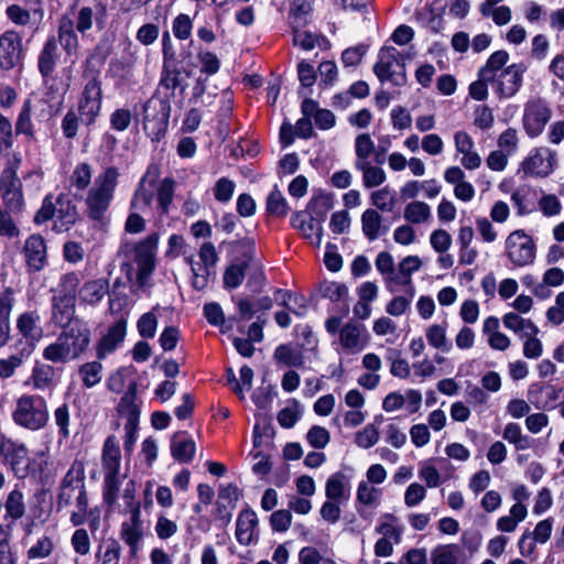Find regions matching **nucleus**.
I'll return each mask as SVG.
<instances>
[{
    "label": "nucleus",
    "instance_id": "nucleus-23",
    "mask_svg": "<svg viewBox=\"0 0 564 564\" xmlns=\"http://www.w3.org/2000/svg\"><path fill=\"white\" fill-rule=\"evenodd\" d=\"M58 59V46L57 40L54 35L48 36L45 41L39 57H37V68L40 74L43 77H48L55 70L56 64Z\"/></svg>",
    "mask_w": 564,
    "mask_h": 564
},
{
    "label": "nucleus",
    "instance_id": "nucleus-39",
    "mask_svg": "<svg viewBox=\"0 0 564 564\" xmlns=\"http://www.w3.org/2000/svg\"><path fill=\"white\" fill-rule=\"evenodd\" d=\"M102 369L104 367L98 360L83 364L78 369L83 386L87 389L97 386L102 379Z\"/></svg>",
    "mask_w": 564,
    "mask_h": 564
},
{
    "label": "nucleus",
    "instance_id": "nucleus-34",
    "mask_svg": "<svg viewBox=\"0 0 564 564\" xmlns=\"http://www.w3.org/2000/svg\"><path fill=\"white\" fill-rule=\"evenodd\" d=\"M171 454L180 463H188L195 454V443L191 438H184L176 433L171 441Z\"/></svg>",
    "mask_w": 564,
    "mask_h": 564
},
{
    "label": "nucleus",
    "instance_id": "nucleus-8",
    "mask_svg": "<svg viewBox=\"0 0 564 564\" xmlns=\"http://www.w3.org/2000/svg\"><path fill=\"white\" fill-rule=\"evenodd\" d=\"M506 253L516 267H525L534 262L536 247L534 240L523 229H517L506 239Z\"/></svg>",
    "mask_w": 564,
    "mask_h": 564
},
{
    "label": "nucleus",
    "instance_id": "nucleus-33",
    "mask_svg": "<svg viewBox=\"0 0 564 564\" xmlns=\"http://www.w3.org/2000/svg\"><path fill=\"white\" fill-rule=\"evenodd\" d=\"M365 330L364 325L358 323H347L340 328L339 339L343 347L347 349L360 350L364 347L361 335Z\"/></svg>",
    "mask_w": 564,
    "mask_h": 564
},
{
    "label": "nucleus",
    "instance_id": "nucleus-5",
    "mask_svg": "<svg viewBox=\"0 0 564 564\" xmlns=\"http://www.w3.org/2000/svg\"><path fill=\"white\" fill-rule=\"evenodd\" d=\"M171 112L167 98L152 96L143 105V129L152 141H159L164 137Z\"/></svg>",
    "mask_w": 564,
    "mask_h": 564
},
{
    "label": "nucleus",
    "instance_id": "nucleus-31",
    "mask_svg": "<svg viewBox=\"0 0 564 564\" xmlns=\"http://www.w3.org/2000/svg\"><path fill=\"white\" fill-rule=\"evenodd\" d=\"M275 299L281 301L280 304L296 316L302 317L307 312L306 299L303 295L278 289L275 291Z\"/></svg>",
    "mask_w": 564,
    "mask_h": 564
},
{
    "label": "nucleus",
    "instance_id": "nucleus-32",
    "mask_svg": "<svg viewBox=\"0 0 564 564\" xmlns=\"http://www.w3.org/2000/svg\"><path fill=\"white\" fill-rule=\"evenodd\" d=\"M65 53L72 55L78 48V36L74 29V23L68 18H63L58 25V39H56Z\"/></svg>",
    "mask_w": 564,
    "mask_h": 564
},
{
    "label": "nucleus",
    "instance_id": "nucleus-27",
    "mask_svg": "<svg viewBox=\"0 0 564 564\" xmlns=\"http://www.w3.org/2000/svg\"><path fill=\"white\" fill-rule=\"evenodd\" d=\"M109 292V282L106 279L87 281L79 289L78 294L83 303L96 305Z\"/></svg>",
    "mask_w": 564,
    "mask_h": 564
},
{
    "label": "nucleus",
    "instance_id": "nucleus-59",
    "mask_svg": "<svg viewBox=\"0 0 564 564\" xmlns=\"http://www.w3.org/2000/svg\"><path fill=\"white\" fill-rule=\"evenodd\" d=\"M70 545L74 552L78 555H87L91 549V542L86 529L78 528L74 531L70 538Z\"/></svg>",
    "mask_w": 564,
    "mask_h": 564
},
{
    "label": "nucleus",
    "instance_id": "nucleus-21",
    "mask_svg": "<svg viewBox=\"0 0 564 564\" xmlns=\"http://www.w3.org/2000/svg\"><path fill=\"white\" fill-rule=\"evenodd\" d=\"M236 538L241 545H250L258 539V517L253 510L245 509L238 514Z\"/></svg>",
    "mask_w": 564,
    "mask_h": 564
},
{
    "label": "nucleus",
    "instance_id": "nucleus-40",
    "mask_svg": "<svg viewBox=\"0 0 564 564\" xmlns=\"http://www.w3.org/2000/svg\"><path fill=\"white\" fill-rule=\"evenodd\" d=\"M355 167L362 173V184L366 188L380 186L386 181V172L381 167L372 165L371 162L358 164Z\"/></svg>",
    "mask_w": 564,
    "mask_h": 564
},
{
    "label": "nucleus",
    "instance_id": "nucleus-10",
    "mask_svg": "<svg viewBox=\"0 0 564 564\" xmlns=\"http://www.w3.org/2000/svg\"><path fill=\"white\" fill-rule=\"evenodd\" d=\"M509 61V53L505 50L494 52L486 64L478 70V79L470 84L469 95L475 100H485L488 97V83L492 84L491 72L499 70Z\"/></svg>",
    "mask_w": 564,
    "mask_h": 564
},
{
    "label": "nucleus",
    "instance_id": "nucleus-51",
    "mask_svg": "<svg viewBox=\"0 0 564 564\" xmlns=\"http://www.w3.org/2000/svg\"><path fill=\"white\" fill-rule=\"evenodd\" d=\"M293 28V43L301 46L305 51H311L315 46L322 47L323 44L327 43V40L322 35H317L311 32H301L296 29L297 26L295 25Z\"/></svg>",
    "mask_w": 564,
    "mask_h": 564
},
{
    "label": "nucleus",
    "instance_id": "nucleus-17",
    "mask_svg": "<svg viewBox=\"0 0 564 564\" xmlns=\"http://www.w3.org/2000/svg\"><path fill=\"white\" fill-rule=\"evenodd\" d=\"M144 536L139 506H133L129 521L121 524L120 538L129 546L130 556L137 557Z\"/></svg>",
    "mask_w": 564,
    "mask_h": 564
},
{
    "label": "nucleus",
    "instance_id": "nucleus-48",
    "mask_svg": "<svg viewBox=\"0 0 564 564\" xmlns=\"http://www.w3.org/2000/svg\"><path fill=\"white\" fill-rule=\"evenodd\" d=\"M431 217V208L424 202H412L405 206L404 218L412 224H421Z\"/></svg>",
    "mask_w": 564,
    "mask_h": 564
},
{
    "label": "nucleus",
    "instance_id": "nucleus-54",
    "mask_svg": "<svg viewBox=\"0 0 564 564\" xmlns=\"http://www.w3.org/2000/svg\"><path fill=\"white\" fill-rule=\"evenodd\" d=\"M291 223L306 238H312L314 234L317 236V221L314 216L310 215L307 218L304 212H299L293 215Z\"/></svg>",
    "mask_w": 564,
    "mask_h": 564
},
{
    "label": "nucleus",
    "instance_id": "nucleus-63",
    "mask_svg": "<svg viewBox=\"0 0 564 564\" xmlns=\"http://www.w3.org/2000/svg\"><path fill=\"white\" fill-rule=\"evenodd\" d=\"M97 556L100 557L101 564H119L121 556V545L115 539H110L101 552L99 547Z\"/></svg>",
    "mask_w": 564,
    "mask_h": 564
},
{
    "label": "nucleus",
    "instance_id": "nucleus-13",
    "mask_svg": "<svg viewBox=\"0 0 564 564\" xmlns=\"http://www.w3.org/2000/svg\"><path fill=\"white\" fill-rule=\"evenodd\" d=\"M0 191L4 209L12 214H20L24 205L22 182L12 169H4L0 176Z\"/></svg>",
    "mask_w": 564,
    "mask_h": 564
},
{
    "label": "nucleus",
    "instance_id": "nucleus-57",
    "mask_svg": "<svg viewBox=\"0 0 564 564\" xmlns=\"http://www.w3.org/2000/svg\"><path fill=\"white\" fill-rule=\"evenodd\" d=\"M174 196V181L164 178L158 187V204L163 214H167Z\"/></svg>",
    "mask_w": 564,
    "mask_h": 564
},
{
    "label": "nucleus",
    "instance_id": "nucleus-52",
    "mask_svg": "<svg viewBox=\"0 0 564 564\" xmlns=\"http://www.w3.org/2000/svg\"><path fill=\"white\" fill-rule=\"evenodd\" d=\"M381 490L370 486L369 482L362 480L357 488V501L368 507H377L380 500Z\"/></svg>",
    "mask_w": 564,
    "mask_h": 564
},
{
    "label": "nucleus",
    "instance_id": "nucleus-9",
    "mask_svg": "<svg viewBox=\"0 0 564 564\" xmlns=\"http://www.w3.org/2000/svg\"><path fill=\"white\" fill-rule=\"evenodd\" d=\"M0 455L3 456L4 464L19 479H24L34 471V460L29 456V451L24 444L6 438L0 444Z\"/></svg>",
    "mask_w": 564,
    "mask_h": 564
},
{
    "label": "nucleus",
    "instance_id": "nucleus-56",
    "mask_svg": "<svg viewBox=\"0 0 564 564\" xmlns=\"http://www.w3.org/2000/svg\"><path fill=\"white\" fill-rule=\"evenodd\" d=\"M93 177V169L90 164L82 162L77 164L70 175V183L77 189L83 191L88 187Z\"/></svg>",
    "mask_w": 564,
    "mask_h": 564
},
{
    "label": "nucleus",
    "instance_id": "nucleus-53",
    "mask_svg": "<svg viewBox=\"0 0 564 564\" xmlns=\"http://www.w3.org/2000/svg\"><path fill=\"white\" fill-rule=\"evenodd\" d=\"M289 206L282 193L275 186L267 197V212L276 217H284Z\"/></svg>",
    "mask_w": 564,
    "mask_h": 564
},
{
    "label": "nucleus",
    "instance_id": "nucleus-20",
    "mask_svg": "<svg viewBox=\"0 0 564 564\" xmlns=\"http://www.w3.org/2000/svg\"><path fill=\"white\" fill-rule=\"evenodd\" d=\"M127 322L121 318L108 328L105 336L97 344V358L105 359L113 352L126 337Z\"/></svg>",
    "mask_w": 564,
    "mask_h": 564
},
{
    "label": "nucleus",
    "instance_id": "nucleus-15",
    "mask_svg": "<svg viewBox=\"0 0 564 564\" xmlns=\"http://www.w3.org/2000/svg\"><path fill=\"white\" fill-rule=\"evenodd\" d=\"M23 58L22 37L15 31H6L0 35V68L12 69Z\"/></svg>",
    "mask_w": 564,
    "mask_h": 564
},
{
    "label": "nucleus",
    "instance_id": "nucleus-43",
    "mask_svg": "<svg viewBox=\"0 0 564 564\" xmlns=\"http://www.w3.org/2000/svg\"><path fill=\"white\" fill-rule=\"evenodd\" d=\"M83 485H85V465L82 460H74L64 476L59 488H74L82 489Z\"/></svg>",
    "mask_w": 564,
    "mask_h": 564
},
{
    "label": "nucleus",
    "instance_id": "nucleus-61",
    "mask_svg": "<svg viewBox=\"0 0 564 564\" xmlns=\"http://www.w3.org/2000/svg\"><path fill=\"white\" fill-rule=\"evenodd\" d=\"M193 30V21L189 15L180 13L172 24V31L176 39L185 41L191 37Z\"/></svg>",
    "mask_w": 564,
    "mask_h": 564
},
{
    "label": "nucleus",
    "instance_id": "nucleus-49",
    "mask_svg": "<svg viewBox=\"0 0 564 564\" xmlns=\"http://www.w3.org/2000/svg\"><path fill=\"white\" fill-rule=\"evenodd\" d=\"M460 553L456 544L437 546L433 552V564H457Z\"/></svg>",
    "mask_w": 564,
    "mask_h": 564
},
{
    "label": "nucleus",
    "instance_id": "nucleus-60",
    "mask_svg": "<svg viewBox=\"0 0 564 564\" xmlns=\"http://www.w3.org/2000/svg\"><path fill=\"white\" fill-rule=\"evenodd\" d=\"M248 267L247 262L241 264H231L224 273V284L228 289L238 288L245 279V271Z\"/></svg>",
    "mask_w": 564,
    "mask_h": 564
},
{
    "label": "nucleus",
    "instance_id": "nucleus-26",
    "mask_svg": "<svg viewBox=\"0 0 564 564\" xmlns=\"http://www.w3.org/2000/svg\"><path fill=\"white\" fill-rule=\"evenodd\" d=\"M333 207V199L327 194H318L314 196L310 203L307 204V212L311 216H314L317 221V241L319 245L322 242V234L323 227L322 223L324 221L326 214Z\"/></svg>",
    "mask_w": 564,
    "mask_h": 564
},
{
    "label": "nucleus",
    "instance_id": "nucleus-3",
    "mask_svg": "<svg viewBox=\"0 0 564 564\" xmlns=\"http://www.w3.org/2000/svg\"><path fill=\"white\" fill-rule=\"evenodd\" d=\"M101 467L105 475L104 480V500L108 506H112L120 490L121 481V451L119 441L115 435H109L102 446Z\"/></svg>",
    "mask_w": 564,
    "mask_h": 564
},
{
    "label": "nucleus",
    "instance_id": "nucleus-30",
    "mask_svg": "<svg viewBox=\"0 0 564 564\" xmlns=\"http://www.w3.org/2000/svg\"><path fill=\"white\" fill-rule=\"evenodd\" d=\"M2 508L6 510V513H3L6 519H11V521L22 519L26 512V503L23 492L19 488L11 490L7 496Z\"/></svg>",
    "mask_w": 564,
    "mask_h": 564
},
{
    "label": "nucleus",
    "instance_id": "nucleus-7",
    "mask_svg": "<svg viewBox=\"0 0 564 564\" xmlns=\"http://www.w3.org/2000/svg\"><path fill=\"white\" fill-rule=\"evenodd\" d=\"M527 70L528 66L523 62H520L491 72L495 94L500 99H508L516 96L522 87L523 75Z\"/></svg>",
    "mask_w": 564,
    "mask_h": 564
},
{
    "label": "nucleus",
    "instance_id": "nucleus-62",
    "mask_svg": "<svg viewBox=\"0 0 564 564\" xmlns=\"http://www.w3.org/2000/svg\"><path fill=\"white\" fill-rule=\"evenodd\" d=\"M54 421L56 426L58 427V434L63 438H67L70 434L69 423H70V412L69 406L66 403H63L54 411Z\"/></svg>",
    "mask_w": 564,
    "mask_h": 564
},
{
    "label": "nucleus",
    "instance_id": "nucleus-55",
    "mask_svg": "<svg viewBox=\"0 0 564 564\" xmlns=\"http://www.w3.org/2000/svg\"><path fill=\"white\" fill-rule=\"evenodd\" d=\"M80 283L79 274L76 272H68L63 274L58 283V294L56 296H65L66 299L76 301V291Z\"/></svg>",
    "mask_w": 564,
    "mask_h": 564
},
{
    "label": "nucleus",
    "instance_id": "nucleus-24",
    "mask_svg": "<svg viewBox=\"0 0 564 564\" xmlns=\"http://www.w3.org/2000/svg\"><path fill=\"white\" fill-rule=\"evenodd\" d=\"M14 302V291L12 288H7L0 292V348L9 340L10 314Z\"/></svg>",
    "mask_w": 564,
    "mask_h": 564
},
{
    "label": "nucleus",
    "instance_id": "nucleus-29",
    "mask_svg": "<svg viewBox=\"0 0 564 564\" xmlns=\"http://www.w3.org/2000/svg\"><path fill=\"white\" fill-rule=\"evenodd\" d=\"M135 399L137 384L132 382L117 405L118 413L127 419L126 423H139L140 410Z\"/></svg>",
    "mask_w": 564,
    "mask_h": 564
},
{
    "label": "nucleus",
    "instance_id": "nucleus-35",
    "mask_svg": "<svg viewBox=\"0 0 564 564\" xmlns=\"http://www.w3.org/2000/svg\"><path fill=\"white\" fill-rule=\"evenodd\" d=\"M86 501H88V498L85 485H83L82 489H76V486L74 488H59L56 506L61 510L75 502L76 507L84 508Z\"/></svg>",
    "mask_w": 564,
    "mask_h": 564
},
{
    "label": "nucleus",
    "instance_id": "nucleus-37",
    "mask_svg": "<svg viewBox=\"0 0 564 564\" xmlns=\"http://www.w3.org/2000/svg\"><path fill=\"white\" fill-rule=\"evenodd\" d=\"M273 357L278 364L286 367H302L304 364V356L302 351L286 344L278 346L274 350Z\"/></svg>",
    "mask_w": 564,
    "mask_h": 564
},
{
    "label": "nucleus",
    "instance_id": "nucleus-44",
    "mask_svg": "<svg viewBox=\"0 0 564 564\" xmlns=\"http://www.w3.org/2000/svg\"><path fill=\"white\" fill-rule=\"evenodd\" d=\"M37 322L39 316L34 313L25 312L18 317L17 327L25 338L37 339L41 335Z\"/></svg>",
    "mask_w": 564,
    "mask_h": 564
},
{
    "label": "nucleus",
    "instance_id": "nucleus-28",
    "mask_svg": "<svg viewBox=\"0 0 564 564\" xmlns=\"http://www.w3.org/2000/svg\"><path fill=\"white\" fill-rule=\"evenodd\" d=\"M156 243V235H150L135 246V262L138 267L143 268L145 273L152 272L154 269V249Z\"/></svg>",
    "mask_w": 564,
    "mask_h": 564
},
{
    "label": "nucleus",
    "instance_id": "nucleus-42",
    "mask_svg": "<svg viewBox=\"0 0 564 564\" xmlns=\"http://www.w3.org/2000/svg\"><path fill=\"white\" fill-rule=\"evenodd\" d=\"M382 217L375 209H367L361 215L364 235L370 240H376L380 235Z\"/></svg>",
    "mask_w": 564,
    "mask_h": 564
},
{
    "label": "nucleus",
    "instance_id": "nucleus-58",
    "mask_svg": "<svg viewBox=\"0 0 564 564\" xmlns=\"http://www.w3.org/2000/svg\"><path fill=\"white\" fill-rule=\"evenodd\" d=\"M54 550V543L50 536H42L28 552V560H42L48 557Z\"/></svg>",
    "mask_w": 564,
    "mask_h": 564
},
{
    "label": "nucleus",
    "instance_id": "nucleus-50",
    "mask_svg": "<svg viewBox=\"0 0 564 564\" xmlns=\"http://www.w3.org/2000/svg\"><path fill=\"white\" fill-rule=\"evenodd\" d=\"M153 195V187H148L145 184L139 182L130 203L131 209L145 212V209L151 206Z\"/></svg>",
    "mask_w": 564,
    "mask_h": 564
},
{
    "label": "nucleus",
    "instance_id": "nucleus-19",
    "mask_svg": "<svg viewBox=\"0 0 564 564\" xmlns=\"http://www.w3.org/2000/svg\"><path fill=\"white\" fill-rule=\"evenodd\" d=\"M56 220L54 229L58 232L68 230L78 218L75 202L66 194H61L55 200Z\"/></svg>",
    "mask_w": 564,
    "mask_h": 564
},
{
    "label": "nucleus",
    "instance_id": "nucleus-41",
    "mask_svg": "<svg viewBox=\"0 0 564 564\" xmlns=\"http://www.w3.org/2000/svg\"><path fill=\"white\" fill-rule=\"evenodd\" d=\"M502 437L513 444L518 451L530 448L534 442L529 435L522 434L521 427L517 423H508L503 430Z\"/></svg>",
    "mask_w": 564,
    "mask_h": 564
},
{
    "label": "nucleus",
    "instance_id": "nucleus-38",
    "mask_svg": "<svg viewBox=\"0 0 564 564\" xmlns=\"http://www.w3.org/2000/svg\"><path fill=\"white\" fill-rule=\"evenodd\" d=\"M54 368L46 364H35L30 380L36 390H46L53 386Z\"/></svg>",
    "mask_w": 564,
    "mask_h": 564
},
{
    "label": "nucleus",
    "instance_id": "nucleus-1",
    "mask_svg": "<svg viewBox=\"0 0 564 564\" xmlns=\"http://www.w3.org/2000/svg\"><path fill=\"white\" fill-rule=\"evenodd\" d=\"M90 340V329L84 322L76 319L69 327L63 328L56 339L43 349L42 356L53 364H67L80 358L88 349Z\"/></svg>",
    "mask_w": 564,
    "mask_h": 564
},
{
    "label": "nucleus",
    "instance_id": "nucleus-22",
    "mask_svg": "<svg viewBox=\"0 0 564 564\" xmlns=\"http://www.w3.org/2000/svg\"><path fill=\"white\" fill-rule=\"evenodd\" d=\"M75 300L65 296H53L52 299V321L55 325L65 328L69 327L76 319Z\"/></svg>",
    "mask_w": 564,
    "mask_h": 564
},
{
    "label": "nucleus",
    "instance_id": "nucleus-6",
    "mask_svg": "<svg viewBox=\"0 0 564 564\" xmlns=\"http://www.w3.org/2000/svg\"><path fill=\"white\" fill-rule=\"evenodd\" d=\"M400 57V52L393 46H383L379 51L373 73L380 82H390L395 86L405 84V64Z\"/></svg>",
    "mask_w": 564,
    "mask_h": 564
},
{
    "label": "nucleus",
    "instance_id": "nucleus-36",
    "mask_svg": "<svg viewBox=\"0 0 564 564\" xmlns=\"http://www.w3.org/2000/svg\"><path fill=\"white\" fill-rule=\"evenodd\" d=\"M503 325L508 329L521 334L523 337L538 335L539 328L531 319H525L516 313H507L503 316Z\"/></svg>",
    "mask_w": 564,
    "mask_h": 564
},
{
    "label": "nucleus",
    "instance_id": "nucleus-46",
    "mask_svg": "<svg viewBox=\"0 0 564 564\" xmlns=\"http://www.w3.org/2000/svg\"><path fill=\"white\" fill-rule=\"evenodd\" d=\"M426 338L429 344L436 349H441L444 352H448L452 349V344L447 339L444 326L438 324L431 325L426 329Z\"/></svg>",
    "mask_w": 564,
    "mask_h": 564
},
{
    "label": "nucleus",
    "instance_id": "nucleus-2",
    "mask_svg": "<svg viewBox=\"0 0 564 564\" xmlns=\"http://www.w3.org/2000/svg\"><path fill=\"white\" fill-rule=\"evenodd\" d=\"M120 176L119 169L110 165L105 167L89 188L85 204L87 216L96 221H101L113 199L115 191Z\"/></svg>",
    "mask_w": 564,
    "mask_h": 564
},
{
    "label": "nucleus",
    "instance_id": "nucleus-25",
    "mask_svg": "<svg viewBox=\"0 0 564 564\" xmlns=\"http://www.w3.org/2000/svg\"><path fill=\"white\" fill-rule=\"evenodd\" d=\"M325 495L329 500L344 502L349 498V480L340 471L330 475L325 484Z\"/></svg>",
    "mask_w": 564,
    "mask_h": 564
},
{
    "label": "nucleus",
    "instance_id": "nucleus-11",
    "mask_svg": "<svg viewBox=\"0 0 564 564\" xmlns=\"http://www.w3.org/2000/svg\"><path fill=\"white\" fill-rule=\"evenodd\" d=\"M102 89L97 74L86 83L78 102V110L83 122L87 126L95 122L101 109Z\"/></svg>",
    "mask_w": 564,
    "mask_h": 564
},
{
    "label": "nucleus",
    "instance_id": "nucleus-14",
    "mask_svg": "<svg viewBox=\"0 0 564 564\" xmlns=\"http://www.w3.org/2000/svg\"><path fill=\"white\" fill-rule=\"evenodd\" d=\"M556 152L549 148H536L531 151L521 164L525 175L546 177L556 167Z\"/></svg>",
    "mask_w": 564,
    "mask_h": 564
},
{
    "label": "nucleus",
    "instance_id": "nucleus-64",
    "mask_svg": "<svg viewBox=\"0 0 564 564\" xmlns=\"http://www.w3.org/2000/svg\"><path fill=\"white\" fill-rule=\"evenodd\" d=\"M379 441V431L373 424L366 425L356 434V444L361 448H370Z\"/></svg>",
    "mask_w": 564,
    "mask_h": 564
},
{
    "label": "nucleus",
    "instance_id": "nucleus-47",
    "mask_svg": "<svg viewBox=\"0 0 564 564\" xmlns=\"http://www.w3.org/2000/svg\"><path fill=\"white\" fill-rule=\"evenodd\" d=\"M355 166L370 162V155L375 152V143L368 133H361L357 135L355 140Z\"/></svg>",
    "mask_w": 564,
    "mask_h": 564
},
{
    "label": "nucleus",
    "instance_id": "nucleus-12",
    "mask_svg": "<svg viewBox=\"0 0 564 564\" xmlns=\"http://www.w3.org/2000/svg\"><path fill=\"white\" fill-rule=\"evenodd\" d=\"M552 110L541 98L530 99L524 105L523 128L529 137L535 138L542 133L550 121Z\"/></svg>",
    "mask_w": 564,
    "mask_h": 564
},
{
    "label": "nucleus",
    "instance_id": "nucleus-45",
    "mask_svg": "<svg viewBox=\"0 0 564 564\" xmlns=\"http://www.w3.org/2000/svg\"><path fill=\"white\" fill-rule=\"evenodd\" d=\"M15 132L17 134H24L28 139L33 140L34 129L31 120V100L26 99L20 110L15 122Z\"/></svg>",
    "mask_w": 564,
    "mask_h": 564
},
{
    "label": "nucleus",
    "instance_id": "nucleus-4",
    "mask_svg": "<svg viewBox=\"0 0 564 564\" xmlns=\"http://www.w3.org/2000/svg\"><path fill=\"white\" fill-rule=\"evenodd\" d=\"M12 417L18 425L30 431H39L48 421L46 402L42 397L24 394L17 400Z\"/></svg>",
    "mask_w": 564,
    "mask_h": 564
},
{
    "label": "nucleus",
    "instance_id": "nucleus-18",
    "mask_svg": "<svg viewBox=\"0 0 564 564\" xmlns=\"http://www.w3.org/2000/svg\"><path fill=\"white\" fill-rule=\"evenodd\" d=\"M108 6L106 0H95L94 7H82L77 14L76 30L85 34L96 22L102 29L107 21Z\"/></svg>",
    "mask_w": 564,
    "mask_h": 564
},
{
    "label": "nucleus",
    "instance_id": "nucleus-16",
    "mask_svg": "<svg viewBox=\"0 0 564 564\" xmlns=\"http://www.w3.org/2000/svg\"><path fill=\"white\" fill-rule=\"evenodd\" d=\"M23 254L29 272H40L47 262L46 241L40 234L29 236L23 246Z\"/></svg>",
    "mask_w": 564,
    "mask_h": 564
}]
</instances>
